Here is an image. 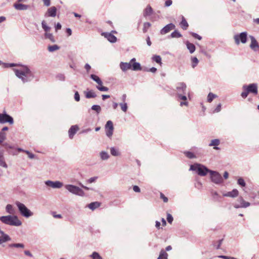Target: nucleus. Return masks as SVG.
I'll return each instance as SVG.
<instances>
[{
	"mask_svg": "<svg viewBox=\"0 0 259 259\" xmlns=\"http://www.w3.org/2000/svg\"><path fill=\"white\" fill-rule=\"evenodd\" d=\"M209 173L210 175V178L212 182L216 184H220L223 183V179L218 172L210 170Z\"/></svg>",
	"mask_w": 259,
	"mask_h": 259,
	"instance_id": "nucleus-9",
	"label": "nucleus"
},
{
	"mask_svg": "<svg viewBox=\"0 0 259 259\" xmlns=\"http://www.w3.org/2000/svg\"><path fill=\"white\" fill-rule=\"evenodd\" d=\"M2 145L4 147H5L6 148H9V149L13 148V147L12 146L10 145L7 143H5L3 144Z\"/></svg>",
	"mask_w": 259,
	"mask_h": 259,
	"instance_id": "nucleus-64",
	"label": "nucleus"
},
{
	"mask_svg": "<svg viewBox=\"0 0 259 259\" xmlns=\"http://www.w3.org/2000/svg\"><path fill=\"white\" fill-rule=\"evenodd\" d=\"M25 153L27 154L28 157L30 159H33L35 157L34 154L30 152L29 151H25Z\"/></svg>",
	"mask_w": 259,
	"mask_h": 259,
	"instance_id": "nucleus-53",
	"label": "nucleus"
},
{
	"mask_svg": "<svg viewBox=\"0 0 259 259\" xmlns=\"http://www.w3.org/2000/svg\"><path fill=\"white\" fill-rule=\"evenodd\" d=\"M168 254L163 249L161 250L157 259H167Z\"/></svg>",
	"mask_w": 259,
	"mask_h": 259,
	"instance_id": "nucleus-31",
	"label": "nucleus"
},
{
	"mask_svg": "<svg viewBox=\"0 0 259 259\" xmlns=\"http://www.w3.org/2000/svg\"><path fill=\"white\" fill-rule=\"evenodd\" d=\"M13 7L16 10L19 11H25L28 10L29 8V5L17 2L14 4Z\"/></svg>",
	"mask_w": 259,
	"mask_h": 259,
	"instance_id": "nucleus-16",
	"label": "nucleus"
},
{
	"mask_svg": "<svg viewBox=\"0 0 259 259\" xmlns=\"http://www.w3.org/2000/svg\"><path fill=\"white\" fill-rule=\"evenodd\" d=\"M45 36L46 38L50 39L52 42H55L56 41L54 36L52 33L46 32Z\"/></svg>",
	"mask_w": 259,
	"mask_h": 259,
	"instance_id": "nucleus-35",
	"label": "nucleus"
},
{
	"mask_svg": "<svg viewBox=\"0 0 259 259\" xmlns=\"http://www.w3.org/2000/svg\"><path fill=\"white\" fill-rule=\"evenodd\" d=\"M106 135L109 137L111 138L113 133V124L111 120H108L105 125Z\"/></svg>",
	"mask_w": 259,
	"mask_h": 259,
	"instance_id": "nucleus-12",
	"label": "nucleus"
},
{
	"mask_svg": "<svg viewBox=\"0 0 259 259\" xmlns=\"http://www.w3.org/2000/svg\"><path fill=\"white\" fill-rule=\"evenodd\" d=\"M96 88L101 92H107L109 90V89L107 87L103 85L102 81H101V83L98 84V85L96 86Z\"/></svg>",
	"mask_w": 259,
	"mask_h": 259,
	"instance_id": "nucleus-30",
	"label": "nucleus"
},
{
	"mask_svg": "<svg viewBox=\"0 0 259 259\" xmlns=\"http://www.w3.org/2000/svg\"><path fill=\"white\" fill-rule=\"evenodd\" d=\"M237 183L242 187H244L246 185L244 180L242 178H240L238 179Z\"/></svg>",
	"mask_w": 259,
	"mask_h": 259,
	"instance_id": "nucleus-51",
	"label": "nucleus"
},
{
	"mask_svg": "<svg viewBox=\"0 0 259 259\" xmlns=\"http://www.w3.org/2000/svg\"><path fill=\"white\" fill-rule=\"evenodd\" d=\"M57 9L55 7L50 8L47 11V13L45 14V16H49L54 17L56 16Z\"/></svg>",
	"mask_w": 259,
	"mask_h": 259,
	"instance_id": "nucleus-20",
	"label": "nucleus"
},
{
	"mask_svg": "<svg viewBox=\"0 0 259 259\" xmlns=\"http://www.w3.org/2000/svg\"><path fill=\"white\" fill-rule=\"evenodd\" d=\"M0 234L2 237H3L4 239H6V238H11L8 234H6L3 231H2L0 229Z\"/></svg>",
	"mask_w": 259,
	"mask_h": 259,
	"instance_id": "nucleus-54",
	"label": "nucleus"
},
{
	"mask_svg": "<svg viewBox=\"0 0 259 259\" xmlns=\"http://www.w3.org/2000/svg\"><path fill=\"white\" fill-rule=\"evenodd\" d=\"M97 179H98L97 177H92V178H90L88 180L87 182L89 183H92L93 182H95L97 180Z\"/></svg>",
	"mask_w": 259,
	"mask_h": 259,
	"instance_id": "nucleus-58",
	"label": "nucleus"
},
{
	"mask_svg": "<svg viewBox=\"0 0 259 259\" xmlns=\"http://www.w3.org/2000/svg\"><path fill=\"white\" fill-rule=\"evenodd\" d=\"M10 248H24L25 246L23 243H12L8 245Z\"/></svg>",
	"mask_w": 259,
	"mask_h": 259,
	"instance_id": "nucleus-33",
	"label": "nucleus"
},
{
	"mask_svg": "<svg viewBox=\"0 0 259 259\" xmlns=\"http://www.w3.org/2000/svg\"><path fill=\"white\" fill-rule=\"evenodd\" d=\"M99 206H100V203L98 202H92L88 205V207L93 210L95 209L96 208H98Z\"/></svg>",
	"mask_w": 259,
	"mask_h": 259,
	"instance_id": "nucleus-32",
	"label": "nucleus"
},
{
	"mask_svg": "<svg viewBox=\"0 0 259 259\" xmlns=\"http://www.w3.org/2000/svg\"><path fill=\"white\" fill-rule=\"evenodd\" d=\"M233 38L237 45H239L240 43L245 44L247 39V32H242L236 34L234 35Z\"/></svg>",
	"mask_w": 259,
	"mask_h": 259,
	"instance_id": "nucleus-8",
	"label": "nucleus"
},
{
	"mask_svg": "<svg viewBox=\"0 0 259 259\" xmlns=\"http://www.w3.org/2000/svg\"><path fill=\"white\" fill-rule=\"evenodd\" d=\"M65 188L67 191L74 195L81 197L85 195L84 191L80 188L76 186L68 184L65 186Z\"/></svg>",
	"mask_w": 259,
	"mask_h": 259,
	"instance_id": "nucleus-7",
	"label": "nucleus"
},
{
	"mask_svg": "<svg viewBox=\"0 0 259 259\" xmlns=\"http://www.w3.org/2000/svg\"><path fill=\"white\" fill-rule=\"evenodd\" d=\"M102 35L106 38L110 42H115L117 40L116 37L111 33L103 32Z\"/></svg>",
	"mask_w": 259,
	"mask_h": 259,
	"instance_id": "nucleus-17",
	"label": "nucleus"
},
{
	"mask_svg": "<svg viewBox=\"0 0 259 259\" xmlns=\"http://www.w3.org/2000/svg\"><path fill=\"white\" fill-rule=\"evenodd\" d=\"M90 77L93 80L96 81L98 84H100L101 83V79L97 75L95 74H91Z\"/></svg>",
	"mask_w": 259,
	"mask_h": 259,
	"instance_id": "nucleus-40",
	"label": "nucleus"
},
{
	"mask_svg": "<svg viewBox=\"0 0 259 259\" xmlns=\"http://www.w3.org/2000/svg\"><path fill=\"white\" fill-rule=\"evenodd\" d=\"M244 91L242 92L241 96L245 99L250 93L254 95L257 94V84L255 83H250L248 85H244L243 86Z\"/></svg>",
	"mask_w": 259,
	"mask_h": 259,
	"instance_id": "nucleus-3",
	"label": "nucleus"
},
{
	"mask_svg": "<svg viewBox=\"0 0 259 259\" xmlns=\"http://www.w3.org/2000/svg\"><path fill=\"white\" fill-rule=\"evenodd\" d=\"M181 26L182 28L184 30H186L189 26L187 22L184 18V17H182V20L181 22Z\"/></svg>",
	"mask_w": 259,
	"mask_h": 259,
	"instance_id": "nucleus-36",
	"label": "nucleus"
},
{
	"mask_svg": "<svg viewBox=\"0 0 259 259\" xmlns=\"http://www.w3.org/2000/svg\"><path fill=\"white\" fill-rule=\"evenodd\" d=\"M153 60L157 63H161V58L160 56H154L152 58Z\"/></svg>",
	"mask_w": 259,
	"mask_h": 259,
	"instance_id": "nucleus-50",
	"label": "nucleus"
},
{
	"mask_svg": "<svg viewBox=\"0 0 259 259\" xmlns=\"http://www.w3.org/2000/svg\"><path fill=\"white\" fill-rule=\"evenodd\" d=\"M191 34L195 38H197V39H198L199 40H201L202 39L201 36H200V35H199L198 34H197L196 33L192 32Z\"/></svg>",
	"mask_w": 259,
	"mask_h": 259,
	"instance_id": "nucleus-59",
	"label": "nucleus"
},
{
	"mask_svg": "<svg viewBox=\"0 0 259 259\" xmlns=\"http://www.w3.org/2000/svg\"><path fill=\"white\" fill-rule=\"evenodd\" d=\"M20 214L26 218H28L33 215V213L31 212L23 203L20 202H16Z\"/></svg>",
	"mask_w": 259,
	"mask_h": 259,
	"instance_id": "nucleus-6",
	"label": "nucleus"
},
{
	"mask_svg": "<svg viewBox=\"0 0 259 259\" xmlns=\"http://www.w3.org/2000/svg\"><path fill=\"white\" fill-rule=\"evenodd\" d=\"M151 26V24L149 22H145L144 23L143 31L145 33L147 31L148 28Z\"/></svg>",
	"mask_w": 259,
	"mask_h": 259,
	"instance_id": "nucleus-49",
	"label": "nucleus"
},
{
	"mask_svg": "<svg viewBox=\"0 0 259 259\" xmlns=\"http://www.w3.org/2000/svg\"><path fill=\"white\" fill-rule=\"evenodd\" d=\"M92 259H103L102 257L97 252L94 251L90 255Z\"/></svg>",
	"mask_w": 259,
	"mask_h": 259,
	"instance_id": "nucleus-39",
	"label": "nucleus"
},
{
	"mask_svg": "<svg viewBox=\"0 0 259 259\" xmlns=\"http://www.w3.org/2000/svg\"><path fill=\"white\" fill-rule=\"evenodd\" d=\"M217 97V96L212 93H209L207 96V101L209 103L211 102L212 101Z\"/></svg>",
	"mask_w": 259,
	"mask_h": 259,
	"instance_id": "nucleus-42",
	"label": "nucleus"
},
{
	"mask_svg": "<svg viewBox=\"0 0 259 259\" xmlns=\"http://www.w3.org/2000/svg\"><path fill=\"white\" fill-rule=\"evenodd\" d=\"M177 96L178 98L184 101L187 100V85L184 82H179L176 86Z\"/></svg>",
	"mask_w": 259,
	"mask_h": 259,
	"instance_id": "nucleus-4",
	"label": "nucleus"
},
{
	"mask_svg": "<svg viewBox=\"0 0 259 259\" xmlns=\"http://www.w3.org/2000/svg\"><path fill=\"white\" fill-rule=\"evenodd\" d=\"M78 130L77 125H72L71 126L68 131L69 137L70 139H72L74 135L76 134Z\"/></svg>",
	"mask_w": 259,
	"mask_h": 259,
	"instance_id": "nucleus-21",
	"label": "nucleus"
},
{
	"mask_svg": "<svg viewBox=\"0 0 259 259\" xmlns=\"http://www.w3.org/2000/svg\"><path fill=\"white\" fill-rule=\"evenodd\" d=\"M50 1H51V0H43L44 5L47 7H48L51 5Z\"/></svg>",
	"mask_w": 259,
	"mask_h": 259,
	"instance_id": "nucleus-63",
	"label": "nucleus"
},
{
	"mask_svg": "<svg viewBox=\"0 0 259 259\" xmlns=\"http://www.w3.org/2000/svg\"><path fill=\"white\" fill-rule=\"evenodd\" d=\"M111 154L114 156H118L120 155V153L118 150V149L115 147H111L110 148Z\"/></svg>",
	"mask_w": 259,
	"mask_h": 259,
	"instance_id": "nucleus-29",
	"label": "nucleus"
},
{
	"mask_svg": "<svg viewBox=\"0 0 259 259\" xmlns=\"http://www.w3.org/2000/svg\"><path fill=\"white\" fill-rule=\"evenodd\" d=\"M186 46L191 54H192L195 52L196 48L194 44L190 43L189 41H187Z\"/></svg>",
	"mask_w": 259,
	"mask_h": 259,
	"instance_id": "nucleus-26",
	"label": "nucleus"
},
{
	"mask_svg": "<svg viewBox=\"0 0 259 259\" xmlns=\"http://www.w3.org/2000/svg\"><path fill=\"white\" fill-rule=\"evenodd\" d=\"M237 201L240 203V204H235L234 205V207L236 208L243 207L246 208L250 205V203L248 202L245 201L242 197H239Z\"/></svg>",
	"mask_w": 259,
	"mask_h": 259,
	"instance_id": "nucleus-13",
	"label": "nucleus"
},
{
	"mask_svg": "<svg viewBox=\"0 0 259 259\" xmlns=\"http://www.w3.org/2000/svg\"><path fill=\"white\" fill-rule=\"evenodd\" d=\"M45 183L48 187H50L54 189H59L63 186V183L58 181H52L51 180H48L45 181Z\"/></svg>",
	"mask_w": 259,
	"mask_h": 259,
	"instance_id": "nucleus-11",
	"label": "nucleus"
},
{
	"mask_svg": "<svg viewBox=\"0 0 259 259\" xmlns=\"http://www.w3.org/2000/svg\"><path fill=\"white\" fill-rule=\"evenodd\" d=\"M0 166L7 168L8 165L5 162V158L4 156V151L0 150Z\"/></svg>",
	"mask_w": 259,
	"mask_h": 259,
	"instance_id": "nucleus-22",
	"label": "nucleus"
},
{
	"mask_svg": "<svg viewBox=\"0 0 259 259\" xmlns=\"http://www.w3.org/2000/svg\"><path fill=\"white\" fill-rule=\"evenodd\" d=\"M119 66L121 70L123 72H125L127 70L131 69L132 68L131 63L127 62H120Z\"/></svg>",
	"mask_w": 259,
	"mask_h": 259,
	"instance_id": "nucleus-19",
	"label": "nucleus"
},
{
	"mask_svg": "<svg viewBox=\"0 0 259 259\" xmlns=\"http://www.w3.org/2000/svg\"><path fill=\"white\" fill-rule=\"evenodd\" d=\"M239 192L238 191L234 189L232 191L228 192L227 193H224L223 196L225 197H229L231 198H235L238 196Z\"/></svg>",
	"mask_w": 259,
	"mask_h": 259,
	"instance_id": "nucleus-18",
	"label": "nucleus"
},
{
	"mask_svg": "<svg viewBox=\"0 0 259 259\" xmlns=\"http://www.w3.org/2000/svg\"><path fill=\"white\" fill-rule=\"evenodd\" d=\"M160 198L163 199L164 202H167L168 201V198L162 193H160Z\"/></svg>",
	"mask_w": 259,
	"mask_h": 259,
	"instance_id": "nucleus-60",
	"label": "nucleus"
},
{
	"mask_svg": "<svg viewBox=\"0 0 259 259\" xmlns=\"http://www.w3.org/2000/svg\"><path fill=\"white\" fill-rule=\"evenodd\" d=\"M175 25L172 23H169L165 26L161 30L160 33L162 35L168 33L170 31L175 28Z\"/></svg>",
	"mask_w": 259,
	"mask_h": 259,
	"instance_id": "nucleus-15",
	"label": "nucleus"
},
{
	"mask_svg": "<svg viewBox=\"0 0 259 259\" xmlns=\"http://www.w3.org/2000/svg\"><path fill=\"white\" fill-rule=\"evenodd\" d=\"M119 106H120L121 110L123 112H126V111L127 110V103H124V102L120 103L119 104Z\"/></svg>",
	"mask_w": 259,
	"mask_h": 259,
	"instance_id": "nucleus-47",
	"label": "nucleus"
},
{
	"mask_svg": "<svg viewBox=\"0 0 259 259\" xmlns=\"http://www.w3.org/2000/svg\"><path fill=\"white\" fill-rule=\"evenodd\" d=\"M220 144V141L219 139H215L212 140L209 144V146H214L213 149L215 150H219L220 148L217 147Z\"/></svg>",
	"mask_w": 259,
	"mask_h": 259,
	"instance_id": "nucleus-23",
	"label": "nucleus"
},
{
	"mask_svg": "<svg viewBox=\"0 0 259 259\" xmlns=\"http://www.w3.org/2000/svg\"><path fill=\"white\" fill-rule=\"evenodd\" d=\"M16 76L20 79L23 83L31 81L34 77V74L26 66H22L19 69H14Z\"/></svg>",
	"mask_w": 259,
	"mask_h": 259,
	"instance_id": "nucleus-1",
	"label": "nucleus"
},
{
	"mask_svg": "<svg viewBox=\"0 0 259 259\" xmlns=\"http://www.w3.org/2000/svg\"><path fill=\"white\" fill-rule=\"evenodd\" d=\"M152 12L153 10L152 8L150 6H147L144 11V16L147 17L148 16H150V15L152 14Z\"/></svg>",
	"mask_w": 259,
	"mask_h": 259,
	"instance_id": "nucleus-27",
	"label": "nucleus"
},
{
	"mask_svg": "<svg viewBox=\"0 0 259 259\" xmlns=\"http://www.w3.org/2000/svg\"><path fill=\"white\" fill-rule=\"evenodd\" d=\"M251 40L250 48L254 51H257L259 49V45L255 37L252 35H249Z\"/></svg>",
	"mask_w": 259,
	"mask_h": 259,
	"instance_id": "nucleus-14",
	"label": "nucleus"
},
{
	"mask_svg": "<svg viewBox=\"0 0 259 259\" xmlns=\"http://www.w3.org/2000/svg\"><path fill=\"white\" fill-rule=\"evenodd\" d=\"M59 47L57 45L50 46L48 47V51L50 52H53L59 49Z\"/></svg>",
	"mask_w": 259,
	"mask_h": 259,
	"instance_id": "nucleus-41",
	"label": "nucleus"
},
{
	"mask_svg": "<svg viewBox=\"0 0 259 259\" xmlns=\"http://www.w3.org/2000/svg\"><path fill=\"white\" fill-rule=\"evenodd\" d=\"M211 195L213 197V198L217 200V201H220L219 198H220V196H219V194L216 191H211Z\"/></svg>",
	"mask_w": 259,
	"mask_h": 259,
	"instance_id": "nucleus-46",
	"label": "nucleus"
},
{
	"mask_svg": "<svg viewBox=\"0 0 259 259\" xmlns=\"http://www.w3.org/2000/svg\"><path fill=\"white\" fill-rule=\"evenodd\" d=\"M172 4V1L171 0H166L165 2V7H169L171 6Z\"/></svg>",
	"mask_w": 259,
	"mask_h": 259,
	"instance_id": "nucleus-62",
	"label": "nucleus"
},
{
	"mask_svg": "<svg viewBox=\"0 0 259 259\" xmlns=\"http://www.w3.org/2000/svg\"><path fill=\"white\" fill-rule=\"evenodd\" d=\"M11 240V238H6L5 239H4L3 237L0 236V245L8 241Z\"/></svg>",
	"mask_w": 259,
	"mask_h": 259,
	"instance_id": "nucleus-52",
	"label": "nucleus"
},
{
	"mask_svg": "<svg viewBox=\"0 0 259 259\" xmlns=\"http://www.w3.org/2000/svg\"><path fill=\"white\" fill-rule=\"evenodd\" d=\"M85 96L87 99L95 98L97 96L96 93L93 90L84 92Z\"/></svg>",
	"mask_w": 259,
	"mask_h": 259,
	"instance_id": "nucleus-24",
	"label": "nucleus"
},
{
	"mask_svg": "<svg viewBox=\"0 0 259 259\" xmlns=\"http://www.w3.org/2000/svg\"><path fill=\"white\" fill-rule=\"evenodd\" d=\"M221 104H219L218 105L215 109L213 110V113H218L221 110Z\"/></svg>",
	"mask_w": 259,
	"mask_h": 259,
	"instance_id": "nucleus-55",
	"label": "nucleus"
},
{
	"mask_svg": "<svg viewBox=\"0 0 259 259\" xmlns=\"http://www.w3.org/2000/svg\"><path fill=\"white\" fill-rule=\"evenodd\" d=\"M41 26L42 28H43L44 31H46V32H48L51 29V27L47 25V23L45 20L42 21Z\"/></svg>",
	"mask_w": 259,
	"mask_h": 259,
	"instance_id": "nucleus-38",
	"label": "nucleus"
},
{
	"mask_svg": "<svg viewBox=\"0 0 259 259\" xmlns=\"http://www.w3.org/2000/svg\"><path fill=\"white\" fill-rule=\"evenodd\" d=\"M6 139V134L4 132H0V144Z\"/></svg>",
	"mask_w": 259,
	"mask_h": 259,
	"instance_id": "nucleus-48",
	"label": "nucleus"
},
{
	"mask_svg": "<svg viewBox=\"0 0 259 259\" xmlns=\"http://www.w3.org/2000/svg\"><path fill=\"white\" fill-rule=\"evenodd\" d=\"M171 38H179L182 37V34L178 31L175 30L170 35Z\"/></svg>",
	"mask_w": 259,
	"mask_h": 259,
	"instance_id": "nucleus-37",
	"label": "nucleus"
},
{
	"mask_svg": "<svg viewBox=\"0 0 259 259\" xmlns=\"http://www.w3.org/2000/svg\"><path fill=\"white\" fill-rule=\"evenodd\" d=\"M6 211L9 214H14L15 213L14 209L11 204H7L6 207Z\"/></svg>",
	"mask_w": 259,
	"mask_h": 259,
	"instance_id": "nucleus-34",
	"label": "nucleus"
},
{
	"mask_svg": "<svg viewBox=\"0 0 259 259\" xmlns=\"http://www.w3.org/2000/svg\"><path fill=\"white\" fill-rule=\"evenodd\" d=\"M184 154L186 157L190 159H193L196 157V156L192 152L190 151H185L184 152Z\"/></svg>",
	"mask_w": 259,
	"mask_h": 259,
	"instance_id": "nucleus-44",
	"label": "nucleus"
},
{
	"mask_svg": "<svg viewBox=\"0 0 259 259\" xmlns=\"http://www.w3.org/2000/svg\"><path fill=\"white\" fill-rule=\"evenodd\" d=\"M191 61H192V68H194L197 65L199 61H198V59L195 57L192 58Z\"/></svg>",
	"mask_w": 259,
	"mask_h": 259,
	"instance_id": "nucleus-45",
	"label": "nucleus"
},
{
	"mask_svg": "<svg viewBox=\"0 0 259 259\" xmlns=\"http://www.w3.org/2000/svg\"><path fill=\"white\" fill-rule=\"evenodd\" d=\"M7 122L13 124L14 123L13 117L6 113H0V123L4 124Z\"/></svg>",
	"mask_w": 259,
	"mask_h": 259,
	"instance_id": "nucleus-10",
	"label": "nucleus"
},
{
	"mask_svg": "<svg viewBox=\"0 0 259 259\" xmlns=\"http://www.w3.org/2000/svg\"><path fill=\"white\" fill-rule=\"evenodd\" d=\"M100 158L102 160H106L109 159L110 156L107 152L102 151L99 153Z\"/></svg>",
	"mask_w": 259,
	"mask_h": 259,
	"instance_id": "nucleus-25",
	"label": "nucleus"
},
{
	"mask_svg": "<svg viewBox=\"0 0 259 259\" xmlns=\"http://www.w3.org/2000/svg\"><path fill=\"white\" fill-rule=\"evenodd\" d=\"M74 99L76 101H77V102L79 101V100H80V96L77 91L75 92Z\"/></svg>",
	"mask_w": 259,
	"mask_h": 259,
	"instance_id": "nucleus-57",
	"label": "nucleus"
},
{
	"mask_svg": "<svg viewBox=\"0 0 259 259\" xmlns=\"http://www.w3.org/2000/svg\"><path fill=\"white\" fill-rule=\"evenodd\" d=\"M189 170L196 171L197 174L200 176H206L210 170L205 166L199 163H195L191 165Z\"/></svg>",
	"mask_w": 259,
	"mask_h": 259,
	"instance_id": "nucleus-5",
	"label": "nucleus"
},
{
	"mask_svg": "<svg viewBox=\"0 0 259 259\" xmlns=\"http://www.w3.org/2000/svg\"><path fill=\"white\" fill-rule=\"evenodd\" d=\"M0 221L4 224L18 227L22 225V222L15 215H8L0 217Z\"/></svg>",
	"mask_w": 259,
	"mask_h": 259,
	"instance_id": "nucleus-2",
	"label": "nucleus"
},
{
	"mask_svg": "<svg viewBox=\"0 0 259 259\" xmlns=\"http://www.w3.org/2000/svg\"><path fill=\"white\" fill-rule=\"evenodd\" d=\"M167 221L170 224H171L173 221V217L169 213H168L167 215Z\"/></svg>",
	"mask_w": 259,
	"mask_h": 259,
	"instance_id": "nucleus-56",
	"label": "nucleus"
},
{
	"mask_svg": "<svg viewBox=\"0 0 259 259\" xmlns=\"http://www.w3.org/2000/svg\"><path fill=\"white\" fill-rule=\"evenodd\" d=\"M132 70L134 71H138L142 69L141 64L138 62H134L132 64Z\"/></svg>",
	"mask_w": 259,
	"mask_h": 259,
	"instance_id": "nucleus-28",
	"label": "nucleus"
},
{
	"mask_svg": "<svg viewBox=\"0 0 259 259\" xmlns=\"http://www.w3.org/2000/svg\"><path fill=\"white\" fill-rule=\"evenodd\" d=\"M16 64L15 63H5V67H12L16 66Z\"/></svg>",
	"mask_w": 259,
	"mask_h": 259,
	"instance_id": "nucleus-61",
	"label": "nucleus"
},
{
	"mask_svg": "<svg viewBox=\"0 0 259 259\" xmlns=\"http://www.w3.org/2000/svg\"><path fill=\"white\" fill-rule=\"evenodd\" d=\"M91 109L95 111L97 114H99L101 111V108L100 106L98 105H93L91 107Z\"/></svg>",
	"mask_w": 259,
	"mask_h": 259,
	"instance_id": "nucleus-43",
	"label": "nucleus"
}]
</instances>
